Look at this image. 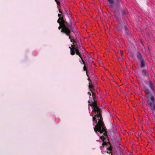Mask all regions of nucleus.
<instances>
[{"mask_svg": "<svg viewBox=\"0 0 155 155\" xmlns=\"http://www.w3.org/2000/svg\"><path fill=\"white\" fill-rule=\"evenodd\" d=\"M92 107L93 111L95 113V115L92 118L93 121H95L97 123L94 128L95 132L97 133L98 131L100 133H102L104 132V135H106V132L105 130V126L103 121L101 114V110L97 106L96 103H92L90 104Z\"/></svg>", "mask_w": 155, "mask_h": 155, "instance_id": "f257e3e1", "label": "nucleus"}, {"mask_svg": "<svg viewBox=\"0 0 155 155\" xmlns=\"http://www.w3.org/2000/svg\"><path fill=\"white\" fill-rule=\"evenodd\" d=\"M61 22L62 25L61 26H59L58 27L59 30L61 29V32H64V33H67L68 31V28H71L72 26V24L71 23L70 20L69 22L65 21L63 17L62 16L61 17L59 18H58ZM69 20H70L69 19Z\"/></svg>", "mask_w": 155, "mask_h": 155, "instance_id": "f03ea898", "label": "nucleus"}, {"mask_svg": "<svg viewBox=\"0 0 155 155\" xmlns=\"http://www.w3.org/2000/svg\"><path fill=\"white\" fill-rule=\"evenodd\" d=\"M70 28H68V31L67 33H64V32H61L62 33L65 34L67 36H68L69 37V38H71L73 39H74V38L73 36L70 35L71 31V29H69Z\"/></svg>", "mask_w": 155, "mask_h": 155, "instance_id": "7ed1b4c3", "label": "nucleus"}, {"mask_svg": "<svg viewBox=\"0 0 155 155\" xmlns=\"http://www.w3.org/2000/svg\"><path fill=\"white\" fill-rule=\"evenodd\" d=\"M136 56L137 59L141 61L143 59H144L143 57V56L141 54L139 51L137 52L136 54Z\"/></svg>", "mask_w": 155, "mask_h": 155, "instance_id": "20e7f679", "label": "nucleus"}, {"mask_svg": "<svg viewBox=\"0 0 155 155\" xmlns=\"http://www.w3.org/2000/svg\"><path fill=\"white\" fill-rule=\"evenodd\" d=\"M149 85L151 90L153 91H155V87L154 84L150 81L149 82Z\"/></svg>", "mask_w": 155, "mask_h": 155, "instance_id": "39448f33", "label": "nucleus"}, {"mask_svg": "<svg viewBox=\"0 0 155 155\" xmlns=\"http://www.w3.org/2000/svg\"><path fill=\"white\" fill-rule=\"evenodd\" d=\"M73 49H74L75 50L76 54L77 55H78L80 58H81V57H82L80 54V53L79 51L78 48H75L74 47H73Z\"/></svg>", "mask_w": 155, "mask_h": 155, "instance_id": "423d86ee", "label": "nucleus"}, {"mask_svg": "<svg viewBox=\"0 0 155 155\" xmlns=\"http://www.w3.org/2000/svg\"><path fill=\"white\" fill-rule=\"evenodd\" d=\"M73 45H72V46H73V47L74 48H78V45H79V43L78 41H74L73 42Z\"/></svg>", "mask_w": 155, "mask_h": 155, "instance_id": "0eeeda50", "label": "nucleus"}, {"mask_svg": "<svg viewBox=\"0 0 155 155\" xmlns=\"http://www.w3.org/2000/svg\"><path fill=\"white\" fill-rule=\"evenodd\" d=\"M140 66L141 68H144L145 67L146 64L145 60L144 59H143L140 61Z\"/></svg>", "mask_w": 155, "mask_h": 155, "instance_id": "6e6552de", "label": "nucleus"}, {"mask_svg": "<svg viewBox=\"0 0 155 155\" xmlns=\"http://www.w3.org/2000/svg\"><path fill=\"white\" fill-rule=\"evenodd\" d=\"M105 130L106 131V135H104V132H103V136H102L100 137V139L103 140V141H104V140L106 139L107 137V131L106 129V128H105Z\"/></svg>", "mask_w": 155, "mask_h": 155, "instance_id": "1a4fd4ad", "label": "nucleus"}, {"mask_svg": "<svg viewBox=\"0 0 155 155\" xmlns=\"http://www.w3.org/2000/svg\"><path fill=\"white\" fill-rule=\"evenodd\" d=\"M55 1L56 2V3L58 5V9H59V12L61 14H62V11L60 9V2L58 1Z\"/></svg>", "mask_w": 155, "mask_h": 155, "instance_id": "9d476101", "label": "nucleus"}, {"mask_svg": "<svg viewBox=\"0 0 155 155\" xmlns=\"http://www.w3.org/2000/svg\"><path fill=\"white\" fill-rule=\"evenodd\" d=\"M91 92L92 93V98H93V100L94 101V102H92L91 104H92V103H95V102L97 103H96L97 101L95 100V98L96 97V95H95V94L94 93V91H93V92Z\"/></svg>", "mask_w": 155, "mask_h": 155, "instance_id": "9b49d317", "label": "nucleus"}, {"mask_svg": "<svg viewBox=\"0 0 155 155\" xmlns=\"http://www.w3.org/2000/svg\"><path fill=\"white\" fill-rule=\"evenodd\" d=\"M124 30L125 31V32H126V35L127 36L130 34V32L128 30V28L126 26L124 25Z\"/></svg>", "mask_w": 155, "mask_h": 155, "instance_id": "f8f14e48", "label": "nucleus"}, {"mask_svg": "<svg viewBox=\"0 0 155 155\" xmlns=\"http://www.w3.org/2000/svg\"><path fill=\"white\" fill-rule=\"evenodd\" d=\"M83 70H84V71H86L87 75V77H88V80H89V75H88V72H87V67L85 65H84V67H83Z\"/></svg>", "mask_w": 155, "mask_h": 155, "instance_id": "ddd939ff", "label": "nucleus"}, {"mask_svg": "<svg viewBox=\"0 0 155 155\" xmlns=\"http://www.w3.org/2000/svg\"><path fill=\"white\" fill-rule=\"evenodd\" d=\"M89 87L90 89V91L91 92H92L94 90V89L93 87V86L92 84H90L89 86Z\"/></svg>", "mask_w": 155, "mask_h": 155, "instance_id": "4468645a", "label": "nucleus"}, {"mask_svg": "<svg viewBox=\"0 0 155 155\" xmlns=\"http://www.w3.org/2000/svg\"><path fill=\"white\" fill-rule=\"evenodd\" d=\"M122 27L120 25L118 26L117 28V30L119 32L122 31Z\"/></svg>", "mask_w": 155, "mask_h": 155, "instance_id": "2eb2a0df", "label": "nucleus"}, {"mask_svg": "<svg viewBox=\"0 0 155 155\" xmlns=\"http://www.w3.org/2000/svg\"><path fill=\"white\" fill-rule=\"evenodd\" d=\"M146 94L147 95H148L150 94V91L148 90H146L145 91Z\"/></svg>", "mask_w": 155, "mask_h": 155, "instance_id": "dca6fc26", "label": "nucleus"}, {"mask_svg": "<svg viewBox=\"0 0 155 155\" xmlns=\"http://www.w3.org/2000/svg\"><path fill=\"white\" fill-rule=\"evenodd\" d=\"M142 74L144 76H146L147 74V72L145 70L143 69L142 71Z\"/></svg>", "mask_w": 155, "mask_h": 155, "instance_id": "f3484780", "label": "nucleus"}, {"mask_svg": "<svg viewBox=\"0 0 155 155\" xmlns=\"http://www.w3.org/2000/svg\"><path fill=\"white\" fill-rule=\"evenodd\" d=\"M71 54L72 55H74L75 54V51L74 49L72 50V51H71Z\"/></svg>", "mask_w": 155, "mask_h": 155, "instance_id": "a211bd4d", "label": "nucleus"}, {"mask_svg": "<svg viewBox=\"0 0 155 155\" xmlns=\"http://www.w3.org/2000/svg\"><path fill=\"white\" fill-rule=\"evenodd\" d=\"M108 1V3H109V4H113L114 3V1Z\"/></svg>", "mask_w": 155, "mask_h": 155, "instance_id": "6ab92c4d", "label": "nucleus"}, {"mask_svg": "<svg viewBox=\"0 0 155 155\" xmlns=\"http://www.w3.org/2000/svg\"><path fill=\"white\" fill-rule=\"evenodd\" d=\"M107 150H108L110 151H111L112 150L111 146L110 145V146L109 147H108L107 148Z\"/></svg>", "mask_w": 155, "mask_h": 155, "instance_id": "aec40b11", "label": "nucleus"}, {"mask_svg": "<svg viewBox=\"0 0 155 155\" xmlns=\"http://www.w3.org/2000/svg\"><path fill=\"white\" fill-rule=\"evenodd\" d=\"M81 60V61L82 62V63H81V64H83L84 65H85V62H84V61L82 57H81V58H80Z\"/></svg>", "mask_w": 155, "mask_h": 155, "instance_id": "412c9836", "label": "nucleus"}, {"mask_svg": "<svg viewBox=\"0 0 155 155\" xmlns=\"http://www.w3.org/2000/svg\"><path fill=\"white\" fill-rule=\"evenodd\" d=\"M57 22L59 24V25H60L59 26H61V25H62L61 22L60 21V20L59 19L57 20Z\"/></svg>", "mask_w": 155, "mask_h": 155, "instance_id": "4be33fe9", "label": "nucleus"}, {"mask_svg": "<svg viewBox=\"0 0 155 155\" xmlns=\"http://www.w3.org/2000/svg\"><path fill=\"white\" fill-rule=\"evenodd\" d=\"M103 143H102V145L103 146V147H104V145H106L107 144V142H104V141H103Z\"/></svg>", "mask_w": 155, "mask_h": 155, "instance_id": "5701e85b", "label": "nucleus"}, {"mask_svg": "<svg viewBox=\"0 0 155 155\" xmlns=\"http://www.w3.org/2000/svg\"><path fill=\"white\" fill-rule=\"evenodd\" d=\"M127 13V12H125L124 11H123L122 12V14L123 15H126Z\"/></svg>", "mask_w": 155, "mask_h": 155, "instance_id": "b1692460", "label": "nucleus"}, {"mask_svg": "<svg viewBox=\"0 0 155 155\" xmlns=\"http://www.w3.org/2000/svg\"><path fill=\"white\" fill-rule=\"evenodd\" d=\"M113 4H110V5H109V4L108 5L111 8H113L114 7V5H113Z\"/></svg>", "mask_w": 155, "mask_h": 155, "instance_id": "393cba45", "label": "nucleus"}, {"mask_svg": "<svg viewBox=\"0 0 155 155\" xmlns=\"http://www.w3.org/2000/svg\"><path fill=\"white\" fill-rule=\"evenodd\" d=\"M73 46H72V45H71V47H69V48H70L71 51H72V50L73 49Z\"/></svg>", "mask_w": 155, "mask_h": 155, "instance_id": "a878e982", "label": "nucleus"}, {"mask_svg": "<svg viewBox=\"0 0 155 155\" xmlns=\"http://www.w3.org/2000/svg\"><path fill=\"white\" fill-rule=\"evenodd\" d=\"M62 16H63L62 15H61V14H58V16L59 17V18H60L62 17Z\"/></svg>", "mask_w": 155, "mask_h": 155, "instance_id": "bb28decb", "label": "nucleus"}, {"mask_svg": "<svg viewBox=\"0 0 155 155\" xmlns=\"http://www.w3.org/2000/svg\"><path fill=\"white\" fill-rule=\"evenodd\" d=\"M70 39V41L71 42H73L74 41H75V40L74 39H73L71 38H69Z\"/></svg>", "mask_w": 155, "mask_h": 155, "instance_id": "cd10ccee", "label": "nucleus"}, {"mask_svg": "<svg viewBox=\"0 0 155 155\" xmlns=\"http://www.w3.org/2000/svg\"><path fill=\"white\" fill-rule=\"evenodd\" d=\"M106 153H107L110 154V153H111V152L110 151L109 152H108V151H106Z\"/></svg>", "mask_w": 155, "mask_h": 155, "instance_id": "c85d7f7f", "label": "nucleus"}, {"mask_svg": "<svg viewBox=\"0 0 155 155\" xmlns=\"http://www.w3.org/2000/svg\"><path fill=\"white\" fill-rule=\"evenodd\" d=\"M88 94L89 95V96H91V93L90 92H88Z\"/></svg>", "mask_w": 155, "mask_h": 155, "instance_id": "c756f323", "label": "nucleus"}, {"mask_svg": "<svg viewBox=\"0 0 155 155\" xmlns=\"http://www.w3.org/2000/svg\"><path fill=\"white\" fill-rule=\"evenodd\" d=\"M88 103H91V102H90V101H88Z\"/></svg>", "mask_w": 155, "mask_h": 155, "instance_id": "7c9ffc66", "label": "nucleus"}, {"mask_svg": "<svg viewBox=\"0 0 155 155\" xmlns=\"http://www.w3.org/2000/svg\"><path fill=\"white\" fill-rule=\"evenodd\" d=\"M79 3H80V4H82V2H79Z\"/></svg>", "mask_w": 155, "mask_h": 155, "instance_id": "2f4dec72", "label": "nucleus"}, {"mask_svg": "<svg viewBox=\"0 0 155 155\" xmlns=\"http://www.w3.org/2000/svg\"><path fill=\"white\" fill-rule=\"evenodd\" d=\"M120 53L121 54V55H122V52H120Z\"/></svg>", "mask_w": 155, "mask_h": 155, "instance_id": "473e14b6", "label": "nucleus"}, {"mask_svg": "<svg viewBox=\"0 0 155 155\" xmlns=\"http://www.w3.org/2000/svg\"><path fill=\"white\" fill-rule=\"evenodd\" d=\"M74 3H75L74 2H73ZM75 4H76V3H75Z\"/></svg>", "mask_w": 155, "mask_h": 155, "instance_id": "72a5a7b5", "label": "nucleus"}, {"mask_svg": "<svg viewBox=\"0 0 155 155\" xmlns=\"http://www.w3.org/2000/svg\"><path fill=\"white\" fill-rule=\"evenodd\" d=\"M111 155H112V154H111Z\"/></svg>", "mask_w": 155, "mask_h": 155, "instance_id": "f704fd0d", "label": "nucleus"}]
</instances>
